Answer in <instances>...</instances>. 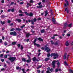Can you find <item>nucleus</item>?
<instances>
[{
	"instance_id": "9",
	"label": "nucleus",
	"mask_w": 73,
	"mask_h": 73,
	"mask_svg": "<svg viewBox=\"0 0 73 73\" xmlns=\"http://www.w3.org/2000/svg\"><path fill=\"white\" fill-rule=\"evenodd\" d=\"M31 35L29 33H27L26 34V37L28 38V37H29V36H31Z\"/></svg>"
},
{
	"instance_id": "19",
	"label": "nucleus",
	"mask_w": 73,
	"mask_h": 73,
	"mask_svg": "<svg viewBox=\"0 0 73 73\" xmlns=\"http://www.w3.org/2000/svg\"><path fill=\"white\" fill-rule=\"evenodd\" d=\"M35 1H33V0H31L30 1V3H35Z\"/></svg>"
},
{
	"instance_id": "17",
	"label": "nucleus",
	"mask_w": 73,
	"mask_h": 73,
	"mask_svg": "<svg viewBox=\"0 0 73 73\" xmlns=\"http://www.w3.org/2000/svg\"><path fill=\"white\" fill-rule=\"evenodd\" d=\"M16 21H18V22H21V20H20L19 19H16Z\"/></svg>"
},
{
	"instance_id": "44",
	"label": "nucleus",
	"mask_w": 73,
	"mask_h": 73,
	"mask_svg": "<svg viewBox=\"0 0 73 73\" xmlns=\"http://www.w3.org/2000/svg\"><path fill=\"white\" fill-rule=\"evenodd\" d=\"M23 14H20L19 15V16H23Z\"/></svg>"
},
{
	"instance_id": "20",
	"label": "nucleus",
	"mask_w": 73,
	"mask_h": 73,
	"mask_svg": "<svg viewBox=\"0 0 73 73\" xmlns=\"http://www.w3.org/2000/svg\"><path fill=\"white\" fill-rule=\"evenodd\" d=\"M66 46H68V45H69V43L68 42V41H67L66 42Z\"/></svg>"
},
{
	"instance_id": "54",
	"label": "nucleus",
	"mask_w": 73,
	"mask_h": 73,
	"mask_svg": "<svg viewBox=\"0 0 73 73\" xmlns=\"http://www.w3.org/2000/svg\"><path fill=\"white\" fill-rule=\"evenodd\" d=\"M58 71V69H56V72H57Z\"/></svg>"
},
{
	"instance_id": "38",
	"label": "nucleus",
	"mask_w": 73,
	"mask_h": 73,
	"mask_svg": "<svg viewBox=\"0 0 73 73\" xmlns=\"http://www.w3.org/2000/svg\"><path fill=\"white\" fill-rule=\"evenodd\" d=\"M50 42L51 43V44H54V42L52 40H51Z\"/></svg>"
},
{
	"instance_id": "1",
	"label": "nucleus",
	"mask_w": 73,
	"mask_h": 73,
	"mask_svg": "<svg viewBox=\"0 0 73 73\" xmlns=\"http://www.w3.org/2000/svg\"><path fill=\"white\" fill-rule=\"evenodd\" d=\"M56 62H58L57 63L58 68H59V67H60V63L58 62V60L56 61V60H54L52 61V65L53 66V68H55V63H56Z\"/></svg>"
},
{
	"instance_id": "62",
	"label": "nucleus",
	"mask_w": 73,
	"mask_h": 73,
	"mask_svg": "<svg viewBox=\"0 0 73 73\" xmlns=\"http://www.w3.org/2000/svg\"><path fill=\"white\" fill-rule=\"evenodd\" d=\"M67 36H70V35L69 34H67Z\"/></svg>"
},
{
	"instance_id": "37",
	"label": "nucleus",
	"mask_w": 73,
	"mask_h": 73,
	"mask_svg": "<svg viewBox=\"0 0 73 73\" xmlns=\"http://www.w3.org/2000/svg\"><path fill=\"white\" fill-rule=\"evenodd\" d=\"M42 66H38L37 68V69H39V68H41Z\"/></svg>"
},
{
	"instance_id": "29",
	"label": "nucleus",
	"mask_w": 73,
	"mask_h": 73,
	"mask_svg": "<svg viewBox=\"0 0 73 73\" xmlns=\"http://www.w3.org/2000/svg\"><path fill=\"white\" fill-rule=\"evenodd\" d=\"M11 11L12 12H14L15 11V9H11Z\"/></svg>"
},
{
	"instance_id": "41",
	"label": "nucleus",
	"mask_w": 73,
	"mask_h": 73,
	"mask_svg": "<svg viewBox=\"0 0 73 73\" xmlns=\"http://www.w3.org/2000/svg\"><path fill=\"white\" fill-rule=\"evenodd\" d=\"M54 44L55 45H58V43L57 42H56Z\"/></svg>"
},
{
	"instance_id": "12",
	"label": "nucleus",
	"mask_w": 73,
	"mask_h": 73,
	"mask_svg": "<svg viewBox=\"0 0 73 73\" xmlns=\"http://www.w3.org/2000/svg\"><path fill=\"white\" fill-rule=\"evenodd\" d=\"M42 7V5H40L39 6H36V7L37 8H41Z\"/></svg>"
},
{
	"instance_id": "51",
	"label": "nucleus",
	"mask_w": 73,
	"mask_h": 73,
	"mask_svg": "<svg viewBox=\"0 0 73 73\" xmlns=\"http://www.w3.org/2000/svg\"><path fill=\"white\" fill-rule=\"evenodd\" d=\"M37 71L38 73H40V70H37Z\"/></svg>"
},
{
	"instance_id": "53",
	"label": "nucleus",
	"mask_w": 73,
	"mask_h": 73,
	"mask_svg": "<svg viewBox=\"0 0 73 73\" xmlns=\"http://www.w3.org/2000/svg\"><path fill=\"white\" fill-rule=\"evenodd\" d=\"M11 22V21L10 20H8L7 21L8 23H10Z\"/></svg>"
},
{
	"instance_id": "50",
	"label": "nucleus",
	"mask_w": 73,
	"mask_h": 73,
	"mask_svg": "<svg viewBox=\"0 0 73 73\" xmlns=\"http://www.w3.org/2000/svg\"><path fill=\"white\" fill-rule=\"evenodd\" d=\"M7 56H7V55H5L4 56V57L5 58H7Z\"/></svg>"
},
{
	"instance_id": "30",
	"label": "nucleus",
	"mask_w": 73,
	"mask_h": 73,
	"mask_svg": "<svg viewBox=\"0 0 73 73\" xmlns=\"http://www.w3.org/2000/svg\"><path fill=\"white\" fill-rule=\"evenodd\" d=\"M68 27H70V28H71L72 27V24H70V25H69L68 26Z\"/></svg>"
},
{
	"instance_id": "4",
	"label": "nucleus",
	"mask_w": 73,
	"mask_h": 73,
	"mask_svg": "<svg viewBox=\"0 0 73 73\" xmlns=\"http://www.w3.org/2000/svg\"><path fill=\"white\" fill-rule=\"evenodd\" d=\"M16 58L15 57H12L11 58H9V60H11V62H13L14 60H15Z\"/></svg>"
},
{
	"instance_id": "32",
	"label": "nucleus",
	"mask_w": 73,
	"mask_h": 73,
	"mask_svg": "<svg viewBox=\"0 0 73 73\" xmlns=\"http://www.w3.org/2000/svg\"><path fill=\"white\" fill-rule=\"evenodd\" d=\"M33 20L34 22H36L37 21V19H36V18H34Z\"/></svg>"
},
{
	"instance_id": "11",
	"label": "nucleus",
	"mask_w": 73,
	"mask_h": 73,
	"mask_svg": "<svg viewBox=\"0 0 73 73\" xmlns=\"http://www.w3.org/2000/svg\"><path fill=\"white\" fill-rule=\"evenodd\" d=\"M45 16H47L48 14V11L46 10V11H45Z\"/></svg>"
},
{
	"instance_id": "64",
	"label": "nucleus",
	"mask_w": 73,
	"mask_h": 73,
	"mask_svg": "<svg viewBox=\"0 0 73 73\" xmlns=\"http://www.w3.org/2000/svg\"><path fill=\"white\" fill-rule=\"evenodd\" d=\"M46 72H47V73H50V72H49V71H47Z\"/></svg>"
},
{
	"instance_id": "61",
	"label": "nucleus",
	"mask_w": 73,
	"mask_h": 73,
	"mask_svg": "<svg viewBox=\"0 0 73 73\" xmlns=\"http://www.w3.org/2000/svg\"><path fill=\"white\" fill-rule=\"evenodd\" d=\"M41 18H39L37 20H41Z\"/></svg>"
},
{
	"instance_id": "15",
	"label": "nucleus",
	"mask_w": 73,
	"mask_h": 73,
	"mask_svg": "<svg viewBox=\"0 0 73 73\" xmlns=\"http://www.w3.org/2000/svg\"><path fill=\"white\" fill-rule=\"evenodd\" d=\"M34 45H36V46H37V47H40V45H39V44H37L36 43L34 44Z\"/></svg>"
},
{
	"instance_id": "6",
	"label": "nucleus",
	"mask_w": 73,
	"mask_h": 73,
	"mask_svg": "<svg viewBox=\"0 0 73 73\" xmlns=\"http://www.w3.org/2000/svg\"><path fill=\"white\" fill-rule=\"evenodd\" d=\"M69 56V55H66V53H65L63 58L64 59H65L66 58L67 59H68Z\"/></svg>"
},
{
	"instance_id": "23",
	"label": "nucleus",
	"mask_w": 73,
	"mask_h": 73,
	"mask_svg": "<svg viewBox=\"0 0 73 73\" xmlns=\"http://www.w3.org/2000/svg\"><path fill=\"white\" fill-rule=\"evenodd\" d=\"M16 30H17V31H21V29H20V28H16Z\"/></svg>"
},
{
	"instance_id": "2",
	"label": "nucleus",
	"mask_w": 73,
	"mask_h": 73,
	"mask_svg": "<svg viewBox=\"0 0 73 73\" xmlns=\"http://www.w3.org/2000/svg\"><path fill=\"white\" fill-rule=\"evenodd\" d=\"M51 57L54 56V59H56L58 57V55L57 54H55V53H52L50 55Z\"/></svg>"
},
{
	"instance_id": "18",
	"label": "nucleus",
	"mask_w": 73,
	"mask_h": 73,
	"mask_svg": "<svg viewBox=\"0 0 73 73\" xmlns=\"http://www.w3.org/2000/svg\"><path fill=\"white\" fill-rule=\"evenodd\" d=\"M5 23V22L4 21L3 22H2L1 21V24H2L3 25H4V24Z\"/></svg>"
},
{
	"instance_id": "26",
	"label": "nucleus",
	"mask_w": 73,
	"mask_h": 73,
	"mask_svg": "<svg viewBox=\"0 0 73 73\" xmlns=\"http://www.w3.org/2000/svg\"><path fill=\"white\" fill-rule=\"evenodd\" d=\"M16 44V42H12V45H15Z\"/></svg>"
},
{
	"instance_id": "56",
	"label": "nucleus",
	"mask_w": 73,
	"mask_h": 73,
	"mask_svg": "<svg viewBox=\"0 0 73 73\" xmlns=\"http://www.w3.org/2000/svg\"><path fill=\"white\" fill-rule=\"evenodd\" d=\"M2 38L3 40H4V38H4V36H2Z\"/></svg>"
},
{
	"instance_id": "7",
	"label": "nucleus",
	"mask_w": 73,
	"mask_h": 73,
	"mask_svg": "<svg viewBox=\"0 0 73 73\" xmlns=\"http://www.w3.org/2000/svg\"><path fill=\"white\" fill-rule=\"evenodd\" d=\"M44 50L46 52H50V49H49V48L48 47H46L44 49Z\"/></svg>"
},
{
	"instance_id": "60",
	"label": "nucleus",
	"mask_w": 73,
	"mask_h": 73,
	"mask_svg": "<svg viewBox=\"0 0 73 73\" xmlns=\"http://www.w3.org/2000/svg\"><path fill=\"white\" fill-rule=\"evenodd\" d=\"M3 54H1L0 55V57H3Z\"/></svg>"
},
{
	"instance_id": "25",
	"label": "nucleus",
	"mask_w": 73,
	"mask_h": 73,
	"mask_svg": "<svg viewBox=\"0 0 73 73\" xmlns=\"http://www.w3.org/2000/svg\"><path fill=\"white\" fill-rule=\"evenodd\" d=\"M22 60L23 61H24V62H25V61H26V59H25V58H23L22 59Z\"/></svg>"
},
{
	"instance_id": "28",
	"label": "nucleus",
	"mask_w": 73,
	"mask_h": 73,
	"mask_svg": "<svg viewBox=\"0 0 73 73\" xmlns=\"http://www.w3.org/2000/svg\"><path fill=\"white\" fill-rule=\"evenodd\" d=\"M70 73H73V70H72L70 69Z\"/></svg>"
},
{
	"instance_id": "34",
	"label": "nucleus",
	"mask_w": 73,
	"mask_h": 73,
	"mask_svg": "<svg viewBox=\"0 0 73 73\" xmlns=\"http://www.w3.org/2000/svg\"><path fill=\"white\" fill-rule=\"evenodd\" d=\"M25 25H23V26H22L21 27V28H24V27H25Z\"/></svg>"
},
{
	"instance_id": "31",
	"label": "nucleus",
	"mask_w": 73,
	"mask_h": 73,
	"mask_svg": "<svg viewBox=\"0 0 73 73\" xmlns=\"http://www.w3.org/2000/svg\"><path fill=\"white\" fill-rule=\"evenodd\" d=\"M1 71H4V70H5V68H1Z\"/></svg>"
},
{
	"instance_id": "58",
	"label": "nucleus",
	"mask_w": 73,
	"mask_h": 73,
	"mask_svg": "<svg viewBox=\"0 0 73 73\" xmlns=\"http://www.w3.org/2000/svg\"><path fill=\"white\" fill-rule=\"evenodd\" d=\"M1 3H4V0H2L1 1Z\"/></svg>"
},
{
	"instance_id": "43",
	"label": "nucleus",
	"mask_w": 73,
	"mask_h": 73,
	"mask_svg": "<svg viewBox=\"0 0 73 73\" xmlns=\"http://www.w3.org/2000/svg\"><path fill=\"white\" fill-rule=\"evenodd\" d=\"M50 70V72H53V69L51 68Z\"/></svg>"
},
{
	"instance_id": "13",
	"label": "nucleus",
	"mask_w": 73,
	"mask_h": 73,
	"mask_svg": "<svg viewBox=\"0 0 73 73\" xmlns=\"http://www.w3.org/2000/svg\"><path fill=\"white\" fill-rule=\"evenodd\" d=\"M52 21L53 22V24H56V20L54 19H53Z\"/></svg>"
},
{
	"instance_id": "63",
	"label": "nucleus",
	"mask_w": 73,
	"mask_h": 73,
	"mask_svg": "<svg viewBox=\"0 0 73 73\" xmlns=\"http://www.w3.org/2000/svg\"><path fill=\"white\" fill-rule=\"evenodd\" d=\"M11 11V9H9L8 10V12H10Z\"/></svg>"
},
{
	"instance_id": "10",
	"label": "nucleus",
	"mask_w": 73,
	"mask_h": 73,
	"mask_svg": "<svg viewBox=\"0 0 73 73\" xmlns=\"http://www.w3.org/2000/svg\"><path fill=\"white\" fill-rule=\"evenodd\" d=\"M37 40H39V41H43V39H42L40 38H37Z\"/></svg>"
},
{
	"instance_id": "47",
	"label": "nucleus",
	"mask_w": 73,
	"mask_h": 73,
	"mask_svg": "<svg viewBox=\"0 0 73 73\" xmlns=\"http://www.w3.org/2000/svg\"><path fill=\"white\" fill-rule=\"evenodd\" d=\"M64 25L65 27H66L68 25V24H67V23H65L64 24Z\"/></svg>"
},
{
	"instance_id": "35",
	"label": "nucleus",
	"mask_w": 73,
	"mask_h": 73,
	"mask_svg": "<svg viewBox=\"0 0 73 73\" xmlns=\"http://www.w3.org/2000/svg\"><path fill=\"white\" fill-rule=\"evenodd\" d=\"M27 5H29V6H30V7H31L32 6V5L30 3H27Z\"/></svg>"
},
{
	"instance_id": "27",
	"label": "nucleus",
	"mask_w": 73,
	"mask_h": 73,
	"mask_svg": "<svg viewBox=\"0 0 73 73\" xmlns=\"http://www.w3.org/2000/svg\"><path fill=\"white\" fill-rule=\"evenodd\" d=\"M41 33H44V32H45V30L44 29L42 30L41 31Z\"/></svg>"
},
{
	"instance_id": "21",
	"label": "nucleus",
	"mask_w": 73,
	"mask_h": 73,
	"mask_svg": "<svg viewBox=\"0 0 73 73\" xmlns=\"http://www.w3.org/2000/svg\"><path fill=\"white\" fill-rule=\"evenodd\" d=\"M49 59H50L49 58H46L45 59V61H47L49 60Z\"/></svg>"
},
{
	"instance_id": "55",
	"label": "nucleus",
	"mask_w": 73,
	"mask_h": 73,
	"mask_svg": "<svg viewBox=\"0 0 73 73\" xmlns=\"http://www.w3.org/2000/svg\"><path fill=\"white\" fill-rule=\"evenodd\" d=\"M17 46H18V47H20V44H18L17 45Z\"/></svg>"
},
{
	"instance_id": "49",
	"label": "nucleus",
	"mask_w": 73,
	"mask_h": 73,
	"mask_svg": "<svg viewBox=\"0 0 73 73\" xmlns=\"http://www.w3.org/2000/svg\"><path fill=\"white\" fill-rule=\"evenodd\" d=\"M0 42H1V43L3 42V40H2V39H0Z\"/></svg>"
},
{
	"instance_id": "33",
	"label": "nucleus",
	"mask_w": 73,
	"mask_h": 73,
	"mask_svg": "<svg viewBox=\"0 0 73 73\" xmlns=\"http://www.w3.org/2000/svg\"><path fill=\"white\" fill-rule=\"evenodd\" d=\"M15 29L14 28H12L11 29V30L10 31H13L15 30Z\"/></svg>"
},
{
	"instance_id": "42",
	"label": "nucleus",
	"mask_w": 73,
	"mask_h": 73,
	"mask_svg": "<svg viewBox=\"0 0 73 73\" xmlns=\"http://www.w3.org/2000/svg\"><path fill=\"white\" fill-rule=\"evenodd\" d=\"M64 63L65 64V65H68V64H67V63H66V61L64 62Z\"/></svg>"
},
{
	"instance_id": "52",
	"label": "nucleus",
	"mask_w": 73,
	"mask_h": 73,
	"mask_svg": "<svg viewBox=\"0 0 73 73\" xmlns=\"http://www.w3.org/2000/svg\"><path fill=\"white\" fill-rule=\"evenodd\" d=\"M50 56V53H49L48 54H47V56L49 57Z\"/></svg>"
},
{
	"instance_id": "8",
	"label": "nucleus",
	"mask_w": 73,
	"mask_h": 73,
	"mask_svg": "<svg viewBox=\"0 0 73 73\" xmlns=\"http://www.w3.org/2000/svg\"><path fill=\"white\" fill-rule=\"evenodd\" d=\"M33 61H38L39 60L37 59H36V57H34L33 58Z\"/></svg>"
},
{
	"instance_id": "39",
	"label": "nucleus",
	"mask_w": 73,
	"mask_h": 73,
	"mask_svg": "<svg viewBox=\"0 0 73 73\" xmlns=\"http://www.w3.org/2000/svg\"><path fill=\"white\" fill-rule=\"evenodd\" d=\"M36 39H35L34 41V44H36Z\"/></svg>"
},
{
	"instance_id": "16",
	"label": "nucleus",
	"mask_w": 73,
	"mask_h": 73,
	"mask_svg": "<svg viewBox=\"0 0 73 73\" xmlns=\"http://www.w3.org/2000/svg\"><path fill=\"white\" fill-rule=\"evenodd\" d=\"M65 11H66L67 13H69V10L68 8H66L65 9Z\"/></svg>"
},
{
	"instance_id": "46",
	"label": "nucleus",
	"mask_w": 73,
	"mask_h": 73,
	"mask_svg": "<svg viewBox=\"0 0 73 73\" xmlns=\"http://www.w3.org/2000/svg\"><path fill=\"white\" fill-rule=\"evenodd\" d=\"M66 3H67V5H68V6L69 5V2H68V1H67Z\"/></svg>"
},
{
	"instance_id": "59",
	"label": "nucleus",
	"mask_w": 73,
	"mask_h": 73,
	"mask_svg": "<svg viewBox=\"0 0 73 73\" xmlns=\"http://www.w3.org/2000/svg\"><path fill=\"white\" fill-rule=\"evenodd\" d=\"M16 68L17 69H19L20 68V67H17Z\"/></svg>"
},
{
	"instance_id": "5",
	"label": "nucleus",
	"mask_w": 73,
	"mask_h": 73,
	"mask_svg": "<svg viewBox=\"0 0 73 73\" xmlns=\"http://www.w3.org/2000/svg\"><path fill=\"white\" fill-rule=\"evenodd\" d=\"M11 35H13L14 36H17V33L15 31H14L13 32H11L10 33Z\"/></svg>"
},
{
	"instance_id": "45",
	"label": "nucleus",
	"mask_w": 73,
	"mask_h": 73,
	"mask_svg": "<svg viewBox=\"0 0 73 73\" xmlns=\"http://www.w3.org/2000/svg\"><path fill=\"white\" fill-rule=\"evenodd\" d=\"M1 60L2 62H4V59H1Z\"/></svg>"
},
{
	"instance_id": "48",
	"label": "nucleus",
	"mask_w": 73,
	"mask_h": 73,
	"mask_svg": "<svg viewBox=\"0 0 73 73\" xmlns=\"http://www.w3.org/2000/svg\"><path fill=\"white\" fill-rule=\"evenodd\" d=\"M38 4L39 5H41V2H40L39 3H38Z\"/></svg>"
},
{
	"instance_id": "3",
	"label": "nucleus",
	"mask_w": 73,
	"mask_h": 73,
	"mask_svg": "<svg viewBox=\"0 0 73 73\" xmlns=\"http://www.w3.org/2000/svg\"><path fill=\"white\" fill-rule=\"evenodd\" d=\"M25 15H27V16H29L31 17H32V16H33V13H30L29 14V13H27V12H25Z\"/></svg>"
},
{
	"instance_id": "40",
	"label": "nucleus",
	"mask_w": 73,
	"mask_h": 73,
	"mask_svg": "<svg viewBox=\"0 0 73 73\" xmlns=\"http://www.w3.org/2000/svg\"><path fill=\"white\" fill-rule=\"evenodd\" d=\"M21 50H22L23 49V46L22 45H21Z\"/></svg>"
},
{
	"instance_id": "57",
	"label": "nucleus",
	"mask_w": 73,
	"mask_h": 73,
	"mask_svg": "<svg viewBox=\"0 0 73 73\" xmlns=\"http://www.w3.org/2000/svg\"><path fill=\"white\" fill-rule=\"evenodd\" d=\"M24 4V3L23 2H21L20 3V4L21 5L22 4Z\"/></svg>"
},
{
	"instance_id": "22",
	"label": "nucleus",
	"mask_w": 73,
	"mask_h": 73,
	"mask_svg": "<svg viewBox=\"0 0 73 73\" xmlns=\"http://www.w3.org/2000/svg\"><path fill=\"white\" fill-rule=\"evenodd\" d=\"M26 62H31V59L28 60H26Z\"/></svg>"
},
{
	"instance_id": "24",
	"label": "nucleus",
	"mask_w": 73,
	"mask_h": 73,
	"mask_svg": "<svg viewBox=\"0 0 73 73\" xmlns=\"http://www.w3.org/2000/svg\"><path fill=\"white\" fill-rule=\"evenodd\" d=\"M22 70L23 72V73H26V72L25 71V69H23Z\"/></svg>"
},
{
	"instance_id": "14",
	"label": "nucleus",
	"mask_w": 73,
	"mask_h": 73,
	"mask_svg": "<svg viewBox=\"0 0 73 73\" xmlns=\"http://www.w3.org/2000/svg\"><path fill=\"white\" fill-rule=\"evenodd\" d=\"M55 36H58V35L57 34L54 35V36L55 37ZM54 37H51V38H52V39H54Z\"/></svg>"
},
{
	"instance_id": "36",
	"label": "nucleus",
	"mask_w": 73,
	"mask_h": 73,
	"mask_svg": "<svg viewBox=\"0 0 73 73\" xmlns=\"http://www.w3.org/2000/svg\"><path fill=\"white\" fill-rule=\"evenodd\" d=\"M4 44H5V46H6L7 45H8V44H7V43L6 42H4Z\"/></svg>"
}]
</instances>
